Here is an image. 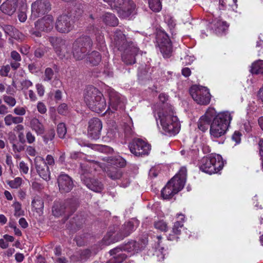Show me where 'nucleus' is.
<instances>
[{"instance_id":"f257e3e1","label":"nucleus","mask_w":263,"mask_h":263,"mask_svg":"<svg viewBox=\"0 0 263 263\" xmlns=\"http://www.w3.org/2000/svg\"><path fill=\"white\" fill-rule=\"evenodd\" d=\"M160 109L158 107L155 109L156 120L157 122L159 120L162 129L166 135L170 136L176 135L180 131L181 125L178 117L175 115L174 107L167 106L162 112Z\"/></svg>"},{"instance_id":"f03ea898","label":"nucleus","mask_w":263,"mask_h":263,"mask_svg":"<svg viewBox=\"0 0 263 263\" xmlns=\"http://www.w3.org/2000/svg\"><path fill=\"white\" fill-rule=\"evenodd\" d=\"M187 170L181 167L178 173L169 181L161 190V196L164 199H170L184 187L186 182Z\"/></svg>"},{"instance_id":"7ed1b4c3","label":"nucleus","mask_w":263,"mask_h":263,"mask_svg":"<svg viewBox=\"0 0 263 263\" xmlns=\"http://www.w3.org/2000/svg\"><path fill=\"white\" fill-rule=\"evenodd\" d=\"M84 98L88 107L93 111L101 113L106 108V100L103 94L92 86L86 87Z\"/></svg>"},{"instance_id":"20e7f679","label":"nucleus","mask_w":263,"mask_h":263,"mask_svg":"<svg viewBox=\"0 0 263 263\" xmlns=\"http://www.w3.org/2000/svg\"><path fill=\"white\" fill-rule=\"evenodd\" d=\"M232 119V116L229 111H223L217 114L211 124V136L217 138L224 135Z\"/></svg>"},{"instance_id":"39448f33","label":"nucleus","mask_w":263,"mask_h":263,"mask_svg":"<svg viewBox=\"0 0 263 263\" xmlns=\"http://www.w3.org/2000/svg\"><path fill=\"white\" fill-rule=\"evenodd\" d=\"M147 243L148 237L147 235H145L140 237L137 241L130 240L127 243L110 250L109 253L110 255H116L123 253L122 251H124L130 255H134L144 250Z\"/></svg>"},{"instance_id":"423d86ee","label":"nucleus","mask_w":263,"mask_h":263,"mask_svg":"<svg viewBox=\"0 0 263 263\" xmlns=\"http://www.w3.org/2000/svg\"><path fill=\"white\" fill-rule=\"evenodd\" d=\"M223 165L224 163L220 155L211 154L201 159L199 168L203 172L212 174L221 170Z\"/></svg>"},{"instance_id":"0eeeda50","label":"nucleus","mask_w":263,"mask_h":263,"mask_svg":"<svg viewBox=\"0 0 263 263\" xmlns=\"http://www.w3.org/2000/svg\"><path fill=\"white\" fill-rule=\"evenodd\" d=\"M92 41L89 36L82 35L77 39L72 45V54L76 60H82L91 49Z\"/></svg>"},{"instance_id":"6e6552de","label":"nucleus","mask_w":263,"mask_h":263,"mask_svg":"<svg viewBox=\"0 0 263 263\" xmlns=\"http://www.w3.org/2000/svg\"><path fill=\"white\" fill-rule=\"evenodd\" d=\"M190 93L193 100L200 105H207L211 100L209 89L201 86L193 85L190 89Z\"/></svg>"},{"instance_id":"1a4fd4ad","label":"nucleus","mask_w":263,"mask_h":263,"mask_svg":"<svg viewBox=\"0 0 263 263\" xmlns=\"http://www.w3.org/2000/svg\"><path fill=\"white\" fill-rule=\"evenodd\" d=\"M108 93L109 104L108 109L106 112L108 111L109 114L110 111L113 112L115 110H124L126 103L125 98L113 89H109Z\"/></svg>"},{"instance_id":"9d476101","label":"nucleus","mask_w":263,"mask_h":263,"mask_svg":"<svg viewBox=\"0 0 263 263\" xmlns=\"http://www.w3.org/2000/svg\"><path fill=\"white\" fill-rule=\"evenodd\" d=\"M71 200L66 201H55L52 207V214L55 217H59L63 214L69 215V213L74 212L76 205L72 203Z\"/></svg>"},{"instance_id":"9b49d317","label":"nucleus","mask_w":263,"mask_h":263,"mask_svg":"<svg viewBox=\"0 0 263 263\" xmlns=\"http://www.w3.org/2000/svg\"><path fill=\"white\" fill-rule=\"evenodd\" d=\"M130 152L136 156L147 155L151 150V145L140 139H135L129 143Z\"/></svg>"},{"instance_id":"f8f14e48","label":"nucleus","mask_w":263,"mask_h":263,"mask_svg":"<svg viewBox=\"0 0 263 263\" xmlns=\"http://www.w3.org/2000/svg\"><path fill=\"white\" fill-rule=\"evenodd\" d=\"M157 43L160 52L164 58H168L171 56L172 47L168 36L165 33H160L156 37Z\"/></svg>"},{"instance_id":"ddd939ff","label":"nucleus","mask_w":263,"mask_h":263,"mask_svg":"<svg viewBox=\"0 0 263 263\" xmlns=\"http://www.w3.org/2000/svg\"><path fill=\"white\" fill-rule=\"evenodd\" d=\"M48 40L53 46L55 53L60 58L69 55L68 45L65 40L61 37L54 36L49 37Z\"/></svg>"},{"instance_id":"4468645a","label":"nucleus","mask_w":263,"mask_h":263,"mask_svg":"<svg viewBox=\"0 0 263 263\" xmlns=\"http://www.w3.org/2000/svg\"><path fill=\"white\" fill-rule=\"evenodd\" d=\"M129 231H107L101 241V246H108L129 236Z\"/></svg>"},{"instance_id":"2eb2a0df","label":"nucleus","mask_w":263,"mask_h":263,"mask_svg":"<svg viewBox=\"0 0 263 263\" xmlns=\"http://www.w3.org/2000/svg\"><path fill=\"white\" fill-rule=\"evenodd\" d=\"M50 4L48 0H36L31 5V17L35 19L50 10Z\"/></svg>"},{"instance_id":"dca6fc26","label":"nucleus","mask_w":263,"mask_h":263,"mask_svg":"<svg viewBox=\"0 0 263 263\" xmlns=\"http://www.w3.org/2000/svg\"><path fill=\"white\" fill-rule=\"evenodd\" d=\"M122 60L127 65L135 63L136 56L139 52V48L133 42L129 43L127 46L124 47L122 50Z\"/></svg>"},{"instance_id":"f3484780","label":"nucleus","mask_w":263,"mask_h":263,"mask_svg":"<svg viewBox=\"0 0 263 263\" xmlns=\"http://www.w3.org/2000/svg\"><path fill=\"white\" fill-rule=\"evenodd\" d=\"M55 28L61 33H68L73 28V21L69 15H60L56 21Z\"/></svg>"},{"instance_id":"a211bd4d","label":"nucleus","mask_w":263,"mask_h":263,"mask_svg":"<svg viewBox=\"0 0 263 263\" xmlns=\"http://www.w3.org/2000/svg\"><path fill=\"white\" fill-rule=\"evenodd\" d=\"M36 171L38 175L44 180L50 179V172L49 166L46 165L45 159L41 156H36L34 159Z\"/></svg>"},{"instance_id":"6ab92c4d","label":"nucleus","mask_w":263,"mask_h":263,"mask_svg":"<svg viewBox=\"0 0 263 263\" xmlns=\"http://www.w3.org/2000/svg\"><path fill=\"white\" fill-rule=\"evenodd\" d=\"M88 124V136L94 140L99 139L102 128L101 121L98 118H93L89 120Z\"/></svg>"},{"instance_id":"aec40b11","label":"nucleus","mask_w":263,"mask_h":263,"mask_svg":"<svg viewBox=\"0 0 263 263\" xmlns=\"http://www.w3.org/2000/svg\"><path fill=\"white\" fill-rule=\"evenodd\" d=\"M53 17L50 15H47L35 22L34 25L37 30L42 31L49 32L53 27Z\"/></svg>"},{"instance_id":"412c9836","label":"nucleus","mask_w":263,"mask_h":263,"mask_svg":"<svg viewBox=\"0 0 263 263\" xmlns=\"http://www.w3.org/2000/svg\"><path fill=\"white\" fill-rule=\"evenodd\" d=\"M58 183L60 191L62 193H68L73 187L72 178L66 174H61L58 178Z\"/></svg>"},{"instance_id":"4be33fe9","label":"nucleus","mask_w":263,"mask_h":263,"mask_svg":"<svg viewBox=\"0 0 263 263\" xmlns=\"http://www.w3.org/2000/svg\"><path fill=\"white\" fill-rule=\"evenodd\" d=\"M99 167L103 168V165L94 160L86 161L80 164V170L79 173L82 175L88 177V174L92 172V170H97Z\"/></svg>"},{"instance_id":"5701e85b","label":"nucleus","mask_w":263,"mask_h":263,"mask_svg":"<svg viewBox=\"0 0 263 263\" xmlns=\"http://www.w3.org/2000/svg\"><path fill=\"white\" fill-rule=\"evenodd\" d=\"M81 181L88 189L94 192H101L103 189V185L101 182L89 177L82 175Z\"/></svg>"},{"instance_id":"b1692460","label":"nucleus","mask_w":263,"mask_h":263,"mask_svg":"<svg viewBox=\"0 0 263 263\" xmlns=\"http://www.w3.org/2000/svg\"><path fill=\"white\" fill-rule=\"evenodd\" d=\"M130 43L126 42L125 35L121 30L117 29L114 32L112 43L118 50H122L124 47Z\"/></svg>"},{"instance_id":"393cba45","label":"nucleus","mask_w":263,"mask_h":263,"mask_svg":"<svg viewBox=\"0 0 263 263\" xmlns=\"http://www.w3.org/2000/svg\"><path fill=\"white\" fill-rule=\"evenodd\" d=\"M17 0H7L0 6L1 11L8 15H12L17 7Z\"/></svg>"},{"instance_id":"a878e982","label":"nucleus","mask_w":263,"mask_h":263,"mask_svg":"<svg viewBox=\"0 0 263 263\" xmlns=\"http://www.w3.org/2000/svg\"><path fill=\"white\" fill-rule=\"evenodd\" d=\"M136 7L135 4L131 0H125V3L118 10L119 14L123 18L130 16L134 12Z\"/></svg>"},{"instance_id":"bb28decb","label":"nucleus","mask_w":263,"mask_h":263,"mask_svg":"<svg viewBox=\"0 0 263 263\" xmlns=\"http://www.w3.org/2000/svg\"><path fill=\"white\" fill-rule=\"evenodd\" d=\"M33 210L40 216L43 214L44 202L43 199L39 196H35L33 198L31 202Z\"/></svg>"},{"instance_id":"cd10ccee","label":"nucleus","mask_w":263,"mask_h":263,"mask_svg":"<svg viewBox=\"0 0 263 263\" xmlns=\"http://www.w3.org/2000/svg\"><path fill=\"white\" fill-rule=\"evenodd\" d=\"M108 164L117 166V167H123L126 165V161L120 156L106 157L103 159Z\"/></svg>"},{"instance_id":"c85d7f7f","label":"nucleus","mask_w":263,"mask_h":263,"mask_svg":"<svg viewBox=\"0 0 263 263\" xmlns=\"http://www.w3.org/2000/svg\"><path fill=\"white\" fill-rule=\"evenodd\" d=\"M30 127L37 135L44 134L45 127L43 123L36 117L33 118L30 121Z\"/></svg>"},{"instance_id":"c756f323","label":"nucleus","mask_w":263,"mask_h":263,"mask_svg":"<svg viewBox=\"0 0 263 263\" xmlns=\"http://www.w3.org/2000/svg\"><path fill=\"white\" fill-rule=\"evenodd\" d=\"M211 25L213 26V28L217 33L224 32L229 27V25L225 21H222L219 19H215L211 23Z\"/></svg>"},{"instance_id":"7c9ffc66","label":"nucleus","mask_w":263,"mask_h":263,"mask_svg":"<svg viewBox=\"0 0 263 263\" xmlns=\"http://www.w3.org/2000/svg\"><path fill=\"white\" fill-rule=\"evenodd\" d=\"M24 118L22 117L14 116L11 114H8L4 118V122L6 125L9 126L12 124H18L23 123Z\"/></svg>"},{"instance_id":"2f4dec72","label":"nucleus","mask_w":263,"mask_h":263,"mask_svg":"<svg viewBox=\"0 0 263 263\" xmlns=\"http://www.w3.org/2000/svg\"><path fill=\"white\" fill-rule=\"evenodd\" d=\"M102 19L106 25L109 26H116L118 24V18L111 13H104L102 16Z\"/></svg>"},{"instance_id":"473e14b6","label":"nucleus","mask_w":263,"mask_h":263,"mask_svg":"<svg viewBox=\"0 0 263 263\" xmlns=\"http://www.w3.org/2000/svg\"><path fill=\"white\" fill-rule=\"evenodd\" d=\"M159 99L161 103L157 104L154 106L153 108L154 115H155V109L157 108L158 106H159L158 107L160 108V109L161 112L164 111L165 109H163V108H165L167 106H172L168 103H165V102L168 99V96L166 94L163 93H160L159 96Z\"/></svg>"},{"instance_id":"72a5a7b5","label":"nucleus","mask_w":263,"mask_h":263,"mask_svg":"<svg viewBox=\"0 0 263 263\" xmlns=\"http://www.w3.org/2000/svg\"><path fill=\"white\" fill-rule=\"evenodd\" d=\"M107 174L112 180L119 179L122 175V172L120 169L112 166L107 170Z\"/></svg>"},{"instance_id":"f704fd0d","label":"nucleus","mask_w":263,"mask_h":263,"mask_svg":"<svg viewBox=\"0 0 263 263\" xmlns=\"http://www.w3.org/2000/svg\"><path fill=\"white\" fill-rule=\"evenodd\" d=\"M251 72L255 74H263V60H258L253 63Z\"/></svg>"},{"instance_id":"c9c22d12","label":"nucleus","mask_w":263,"mask_h":263,"mask_svg":"<svg viewBox=\"0 0 263 263\" xmlns=\"http://www.w3.org/2000/svg\"><path fill=\"white\" fill-rule=\"evenodd\" d=\"M88 60L93 65L98 64L101 61V56L99 52L93 51L88 55Z\"/></svg>"},{"instance_id":"e433bc0d","label":"nucleus","mask_w":263,"mask_h":263,"mask_svg":"<svg viewBox=\"0 0 263 263\" xmlns=\"http://www.w3.org/2000/svg\"><path fill=\"white\" fill-rule=\"evenodd\" d=\"M149 7L154 12H159L162 9V5L160 0H149Z\"/></svg>"},{"instance_id":"4c0bfd02","label":"nucleus","mask_w":263,"mask_h":263,"mask_svg":"<svg viewBox=\"0 0 263 263\" xmlns=\"http://www.w3.org/2000/svg\"><path fill=\"white\" fill-rule=\"evenodd\" d=\"M210 122L209 120L205 119L204 117H201L198 122V128L202 132L207 130Z\"/></svg>"},{"instance_id":"58836bf2","label":"nucleus","mask_w":263,"mask_h":263,"mask_svg":"<svg viewBox=\"0 0 263 263\" xmlns=\"http://www.w3.org/2000/svg\"><path fill=\"white\" fill-rule=\"evenodd\" d=\"M22 182L21 177H16L13 180L7 181V183L11 188L17 189L21 186Z\"/></svg>"},{"instance_id":"ea45409f","label":"nucleus","mask_w":263,"mask_h":263,"mask_svg":"<svg viewBox=\"0 0 263 263\" xmlns=\"http://www.w3.org/2000/svg\"><path fill=\"white\" fill-rule=\"evenodd\" d=\"M23 5L21 10L19 11L18 14V18L20 22H24L27 19V15L26 13V5L25 4L26 0H21Z\"/></svg>"},{"instance_id":"a19ab883","label":"nucleus","mask_w":263,"mask_h":263,"mask_svg":"<svg viewBox=\"0 0 263 263\" xmlns=\"http://www.w3.org/2000/svg\"><path fill=\"white\" fill-rule=\"evenodd\" d=\"M57 133L59 137L63 139L67 133V128L66 125L64 123H60L57 125Z\"/></svg>"},{"instance_id":"79ce46f5","label":"nucleus","mask_w":263,"mask_h":263,"mask_svg":"<svg viewBox=\"0 0 263 263\" xmlns=\"http://www.w3.org/2000/svg\"><path fill=\"white\" fill-rule=\"evenodd\" d=\"M104 1L108 3L112 8H118V10L125 3V0H104Z\"/></svg>"},{"instance_id":"37998d69","label":"nucleus","mask_w":263,"mask_h":263,"mask_svg":"<svg viewBox=\"0 0 263 263\" xmlns=\"http://www.w3.org/2000/svg\"><path fill=\"white\" fill-rule=\"evenodd\" d=\"M177 216L178 220L175 222L173 230H178V229L182 228L183 226L185 218L184 215L182 214H178Z\"/></svg>"},{"instance_id":"c03bdc74","label":"nucleus","mask_w":263,"mask_h":263,"mask_svg":"<svg viewBox=\"0 0 263 263\" xmlns=\"http://www.w3.org/2000/svg\"><path fill=\"white\" fill-rule=\"evenodd\" d=\"M139 222L135 219H132L125 223V227L126 230H133L137 228Z\"/></svg>"},{"instance_id":"a18cd8bd","label":"nucleus","mask_w":263,"mask_h":263,"mask_svg":"<svg viewBox=\"0 0 263 263\" xmlns=\"http://www.w3.org/2000/svg\"><path fill=\"white\" fill-rule=\"evenodd\" d=\"M12 206L14 210V215L15 216L19 217L24 215V211L22 209V205L19 202H14Z\"/></svg>"},{"instance_id":"49530a36","label":"nucleus","mask_w":263,"mask_h":263,"mask_svg":"<svg viewBox=\"0 0 263 263\" xmlns=\"http://www.w3.org/2000/svg\"><path fill=\"white\" fill-rule=\"evenodd\" d=\"M3 98L4 102L9 107H13L16 105V101L14 97L8 95H4Z\"/></svg>"},{"instance_id":"de8ad7c7","label":"nucleus","mask_w":263,"mask_h":263,"mask_svg":"<svg viewBox=\"0 0 263 263\" xmlns=\"http://www.w3.org/2000/svg\"><path fill=\"white\" fill-rule=\"evenodd\" d=\"M54 76V71L51 68H46L43 77V80L45 82L50 81Z\"/></svg>"},{"instance_id":"09e8293b","label":"nucleus","mask_w":263,"mask_h":263,"mask_svg":"<svg viewBox=\"0 0 263 263\" xmlns=\"http://www.w3.org/2000/svg\"><path fill=\"white\" fill-rule=\"evenodd\" d=\"M216 112L214 108L209 107L205 114L202 117H204L205 119L209 120L211 121L212 119L214 118L217 115H216Z\"/></svg>"},{"instance_id":"8fccbe9b","label":"nucleus","mask_w":263,"mask_h":263,"mask_svg":"<svg viewBox=\"0 0 263 263\" xmlns=\"http://www.w3.org/2000/svg\"><path fill=\"white\" fill-rule=\"evenodd\" d=\"M96 41L97 42V46L99 49L104 50L105 47V40L103 35L100 34L96 37Z\"/></svg>"},{"instance_id":"3c124183","label":"nucleus","mask_w":263,"mask_h":263,"mask_svg":"<svg viewBox=\"0 0 263 263\" xmlns=\"http://www.w3.org/2000/svg\"><path fill=\"white\" fill-rule=\"evenodd\" d=\"M13 112L17 116L22 117L25 115L26 113V109L25 107L17 106L13 109Z\"/></svg>"},{"instance_id":"603ef678","label":"nucleus","mask_w":263,"mask_h":263,"mask_svg":"<svg viewBox=\"0 0 263 263\" xmlns=\"http://www.w3.org/2000/svg\"><path fill=\"white\" fill-rule=\"evenodd\" d=\"M167 234V238L168 240H178V235L180 234V231H169Z\"/></svg>"},{"instance_id":"864d4df0","label":"nucleus","mask_w":263,"mask_h":263,"mask_svg":"<svg viewBox=\"0 0 263 263\" xmlns=\"http://www.w3.org/2000/svg\"><path fill=\"white\" fill-rule=\"evenodd\" d=\"M3 29L5 33L11 36H14L13 32L15 30V28H14L13 26L11 25H4L3 27Z\"/></svg>"},{"instance_id":"5fc2aeb1","label":"nucleus","mask_w":263,"mask_h":263,"mask_svg":"<svg viewBox=\"0 0 263 263\" xmlns=\"http://www.w3.org/2000/svg\"><path fill=\"white\" fill-rule=\"evenodd\" d=\"M165 22L171 29H173L176 25V22L174 19L170 15H167L165 16Z\"/></svg>"},{"instance_id":"6e6d98bb","label":"nucleus","mask_w":263,"mask_h":263,"mask_svg":"<svg viewBox=\"0 0 263 263\" xmlns=\"http://www.w3.org/2000/svg\"><path fill=\"white\" fill-rule=\"evenodd\" d=\"M155 228L159 230H166L167 225L163 220H159L155 223Z\"/></svg>"},{"instance_id":"4d7b16f0","label":"nucleus","mask_w":263,"mask_h":263,"mask_svg":"<svg viewBox=\"0 0 263 263\" xmlns=\"http://www.w3.org/2000/svg\"><path fill=\"white\" fill-rule=\"evenodd\" d=\"M55 136V133L53 129H50L48 133L44 136V141L47 143L49 141L52 140Z\"/></svg>"},{"instance_id":"13d9d810","label":"nucleus","mask_w":263,"mask_h":263,"mask_svg":"<svg viewBox=\"0 0 263 263\" xmlns=\"http://www.w3.org/2000/svg\"><path fill=\"white\" fill-rule=\"evenodd\" d=\"M19 169L21 173H23L25 174H27L29 171V167L27 164L23 161H22L20 162Z\"/></svg>"},{"instance_id":"bf43d9fd","label":"nucleus","mask_w":263,"mask_h":263,"mask_svg":"<svg viewBox=\"0 0 263 263\" xmlns=\"http://www.w3.org/2000/svg\"><path fill=\"white\" fill-rule=\"evenodd\" d=\"M12 149L15 153H20L24 149V147L22 144L18 142L13 143Z\"/></svg>"},{"instance_id":"052dcab7","label":"nucleus","mask_w":263,"mask_h":263,"mask_svg":"<svg viewBox=\"0 0 263 263\" xmlns=\"http://www.w3.org/2000/svg\"><path fill=\"white\" fill-rule=\"evenodd\" d=\"M162 238V237L161 235H158L156 236V239H157V243L155 247V249L156 251H158L160 252L161 254H163L164 252V251L165 250L164 247L161 246L160 245V240Z\"/></svg>"},{"instance_id":"680f3d73","label":"nucleus","mask_w":263,"mask_h":263,"mask_svg":"<svg viewBox=\"0 0 263 263\" xmlns=\"http://www.w3.org/2000/svg\"><path fill=\"white\" fill-rule=\"evenodd\" d=\"M36 108L37 111L41 114H44L47 111V108L45 104L42 102H39Z\"/></svg>"},{"instance_id":"e2e57ef3","label":"nucleus","mask_w":263,"mask_h":263,"mask_svg":"<svg viewBox=\"0 0 263 263\" xmlns=\"http://www.w3.org/2000/svg\"><path fill=\"white\" fill-rule=\"evenodd\" d=\"M22 89L27 90L33 85V83L30 80H24L21 82Z\"/></svg>"},{"instance_id":"0e129e2a","label":"nucleus","mask_w":263,"mask_h":263,"mask_svg":"<svg viewBox=\"0 0 263 263\" xmlns=\"http://www.w3.org/2000/svg\"><path fill=\"white\" fill-rule=\"evenodd\" d=\"M46 165L48 166H52L55 164V160L51 155H47L45 159Z\"/></svg>"},{"instance_id":"69168bd1","label":"nucleus","mask_w":263,"mask_h":263,"mask_svg":"<svg viewBox=\"0 0 263 263\" xmlns=\"http://www.w3.org/2000/svg\"><path fill=\"white\" fill-rule=\"evenodd\" d=\"M68 106L65 103L60 105L58 108V112L61 115H65L67 112Z\"/></svg>"},{"instance_id":"338daca9","label":"nucleus","mask_w":263,"mask_h":263,"mask_svg":"<svg viewBox=\"0 0 263 263\" xmlns=\"http://www.w3.org/2000/svg\"><path fill=\"white\" fill-rule=\"evenodd\" d=\"M35 87L37 94L40 97H43L45 93V87L40 83H37L35 85Z\"/></svg>"},{"instance_id":"774afa93","label":"nucleus","mask_w":263,"mask_h":263,"mask_svg":"<svg viewBox=\"0 0 263 263\" xmlns=\"http://www.w3.org/2000/svg\"><path fill=\"white\" fill-rule=\"evenodd\" d=\"M26 137L27 142L29 144L33 143L35 140L34 135L30 131H28L26 133Z\"/></svg>"}]
</instances>
